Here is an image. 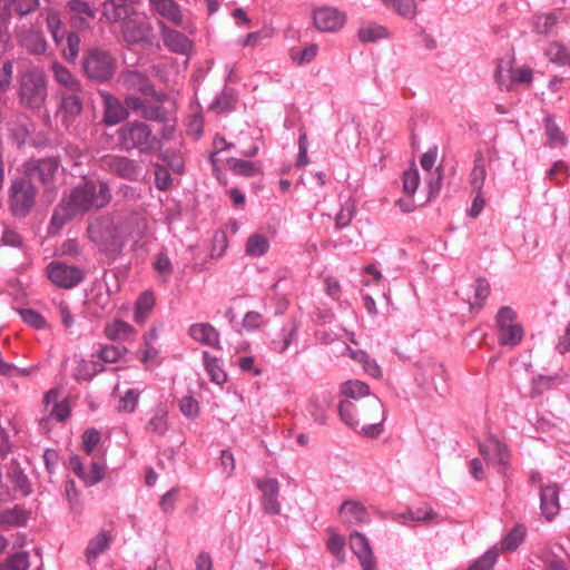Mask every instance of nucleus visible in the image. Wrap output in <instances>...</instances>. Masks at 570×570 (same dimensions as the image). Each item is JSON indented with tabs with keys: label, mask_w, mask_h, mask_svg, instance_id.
Listing matches in <instances>:
<instances>
[{
	"label": "nucleus",
	"mask_w": 570,
	"mask_h": 570,
	"mask_svg": "<svg viewBox=\"0 0 570 570\" xmlns=\"http://www.w3.org/2000/svg\"><path fill=\"white\" fill-rule=\"evenodd\" d=\"M338 405L341 420L356 432L379 436L383 431L385 411L381 400L362 381L348 380L341 384Z\"/></svg>",
	"instance_id": "nucleus-1"
},
{
	"label": "nucleus",
	"mask_w": 570,
	"mask_h": 570,
	"mask_svg": "<svg viewBox=\"0 0 570 570\" xmlns=\"http://www.w3.org/2000/svg\"><path fill=\"white\" fill-rule=\"evenodd\" d=\"M110 199L108 185L100 180H85L62 198L76 215H83L91 209L102 208L108 205Z\"/></svg>",
	"instance_id": "nucleus-2"
},
{
	"label": "nucleus",
	"mask_w": 570,
	"mask_h": 570,
	"mask_svg": "<svg viewBox=\"0 0 570 570\" xmlns=\"http://www.w3.org/2000/svg\"><path fill=\"white\" fill-rule=\"evenodd\" d=\"M18 99L21 107L40 110L48 98V80L43 70L31 67L18 77Z\"/></svg>",
	"instance_id": "nucleus-3"
},
{
	"label": "nucleus",
	"mask_w": 570,
	"mask_h": 570,
	"mask_svg": "<svg viewBox=\"0 0 570 570\" xmlns=\"http://www.w3.org/2000/svg\"><path fill=\"white\" fill-rule=\"evenodd\" d=\"M117 136L120 147L127 151L138 149L140 154H150L160 147L151 127L141 120L127 121L118 129Z\"/></svg>",
	"instance_id": "nucleus-4"
},
{
	"label": "nucleus",
	"mask_w": 570,
	"mask_h": 570,
	"mask_svg": "<svg viewBox=\"0 0 570 570\" xmlns=\"http://www.w3.org/2000/svg\"><path fill=\"white\" fill-rule=\"evenodd\" d=\"M88 234L101 250L118 253L124 246L121 215H106L97 218L89 225Z\"/></svg>",
	"instance_id": "nucleus-5"
},
{
	"label": "nucleus",
	"mask_w": 570,
	"mask_h": 570,
	"mask_svg": "<svg viewBox=\"0 0 570 570\" xmlns=\"http://www.w3.org/2000/svg\"><path fill=\"white\" fill-rule=\"evenodd\" d=\"M116 68V58L107 50L91 48L82 57V72L90 80L106 82L114 77Z\"/></svg>",
	"instance_id": "nucleus-6"
},
{
	"label": "nucleus",
	"mask_w": 570,
	"mask_h": 570,
	"mask_svg": "<svg viewBox=\"0 0 570 570\" xmlns=\"http://www.w3.org/2000/svg\"><path fill=\"white\" fill-rule=\"evenodd\" d=\"M495 322L499 344L511 347L520 344L524 331L522 325L517 322V313L511 307H501L497 314Z\"/></svg>",
	"instance_id": "nucleus-7"
},
{
	"label": "nucleus",
	"mask_w": 570,
	"mask_h": 570,
	"mask_svg": "<svg viewBox=\"0 0 570 570\" xmlns=\"http://www.w3.org/2000/svg\"><path fill=\"white\" fill-rule=\"evenodd\" d=\"M37 190L24 176L12 181L10 188V208L14 216H26L35 204Z\"/></svg>",
	"instance_id": "nucleus-8"
},
{
	"label": "nucleus",
	"mask_w": 570,
	"mask_h": 570,
	"mask_svg": "<svg viewBox=\"0 0 570 570\" xmlns=\"http://www.w3.org/2000/svg\"><path fill=\"white\" fill-rule=\"evenodd\" d=\"M153 27L146 18L129 13L120 24L122 40L128 45L147 42L151 35Z\"/></svg>",
	"instance_id": "nucleus-9"
},
{
	"label": "nucleus",
	"mask_w": 570,
	"mask_h": 570,
	"mask_svg": "<svg viewBox=\"0 0 570 570\" xmlns=\"http://www.w3.org/2000/svg\"><path fill=\"white\" fill-rule=\"evenodd\" d=\"M85 92H60L57 117L63 126L69 127L77 121L83 110Z\"/></svg>",
	"instance_id": "nucleus-10"
},
{
	"label": "nucleus",
	"mask_w": 570,
	"mask_h": 570,
	"mask_svg": "<svg viewBox=\"0 0 570 570\" xmlns=\"http://www.w3.org/2000/svg\"><path fill=\"white\" fill-rule=\"evenodd\" d=\"M58 167V161L53 158L31 159L24 165L23 176L30 179L31 183L38 180L47 186L53 180Z\"/></svg>",
	"instance_id": "nucleus-11"
},
{
	"label": "nucleus",
	"mask_w": 570,
	"mask_h": 570,
	"mask_svg": "<svg viewBox=\"0 0 570 570\" xmlns=\"http://www.w3.org/2000/svg\"><path fill=\"white\" fill-rule=\"evenodd\" d=\"M121 83L127 91L140 94L145 97H154L157 101H161L164 94L156 92L153 83L141 72L137 70H128L121 73Z\"/></svg>",
	"instance_id": "nucleus-12"
},
{
	"label": "nucleus",
	"mask_w": 570,
	"mask_h": 570,
	"mask_svg": "<svg viewBox=\"0 0 570 570\" xmlns=\"http://www.w3.org/2000/svg\"><path fill=\"white\" fill-rule=\"evenodd\" d=\"M48 277L59 287L71 288L82 279V272L75 266L53 262L48 266Z\"/></svg>",
	"instance_id": "nucleus-13"
},
{
	"label": "nucleus",
	"mask_w": 570,
	"mask_h": 570,
	"mask_svg": "<svg viewBox=\"0 0 570 570\" xmlns=\"http://www.w3.org/2000/svg\"><path fill=\"white\" fill-rule=\"evenodd\" d=\"M346 20L344 12L336 8L322 7L314 11L313 21L317 30L322 32H335L340 30Z\"/></svg>",
	"instance_id": "nucleus-14"
},
{
	"label": "nucleus",
	"mask_w": 570,
	"mask_h": 570,
	"mask_svg": "<svg viewBox=\"0 0 570 570\" xmlns=\"http://www.w3.org/2000/svg\"><path fill=\"white\" fill-rule=\"evenodd\" d=\"M149 220L146 216H121V234L124 236V244L127 240L139 243L149 234Z\"/></svg>",
	"instance_id": "nucleus-15"
},
{
	"label": "nucleus",
	"mask_w": 570,
	"mask_h": 570,
	"mask_svg": "<svg viewBox=\"0 0 570 570\" xmlns=\"http://www.w3.org/2000/svg\"><path fill=\"white\" fill-rule=\"evenodd\" d=\"M60 92H85L81 81L61 62L53 61L49 67Z\"/></svg>",
	"instance_id": "nucleus-16"
},
{
	"label": "nucleus",
	"mask_w": 570,
	"mask_h": 570,
	"mask_svg": "<svg viewBox=\"0 0 570 570\" xmlns=\"http://www.w3.org/2000/svg\"><path fill=\"white\" fill-rule=\"evenodd\" d=\"M19 43L32 55H42L47 50V41L39 29L22 24L16 30Z\"/></svg>",
	"instance_id": "nucleus-17"
},
{
	"label": "nucleus",
	"mask_w": 570,
	"mask_h": 570,
	"mask_svg": "<svg viewBox=\"0 0 570 570\" xmlns=\"http://www.w3.org/2000/svg\"><path fill=\"white\" fill-rule=\"evenodd\" d=\"M350 547L357 557L363 570H376L372 548L364 534L354 531L350 534Z\"/></svg>",
	"instance_id": "nucleus-18"
},
{
	"label": "nucleus",
	"mask_w": 570,
	"mask_h": 570,
	"mask_svg": "<svg viewBox=\"0 0 570 570\" xmlns=\"http://www.w3.org/2000/svg\"><path fill=\"white\" fill-rule=\"evenodd\" d=\"M150 10L176 27H184L180 6L174 0H149Z\"/></svg>",
	"instance_id": "nucleus-19"
},
{
	"label": "nucleus",
	"mask_w": 570,
	"mask_h": 570,
	"mask_svg": "<svg viewBox=\"0 0 570 570\" xmlns=\"http://www.w3.org/2000/svg\"><path fill=\"white\" fill-rule=\"evenodd\" d=\"M479 451L488 465L502 466L507 464L509 460V452L505 445L494 438L482 443Z\"/></svg>",
	"instance_id": "nucleus-20"
},
{
	"label": "nucleus",
	"mask_w": 570,
	"mask_h": 570,
	"mask_svg": "<svg viewBox=\"0 0 570 570\" xmlns=\"http://www.w3.org/2000/svg\"><path fill=\"white\" fill-rule=\"evenodd\" d=\"M67 9L71 13L72 26L78 29L89 28L90 21L96 17V11L85 0H69Z\"/></svg>",
	"instance_id": "nucleus-21"
},
{
	"label": "nucleus",
	"mask_w": 570,
	"mask_h": 570,
	"mask_svg": "<svg viewBox=\"0 0 570 570\" xmlns=\"http://www.w3.org/2000/svg\"><path fill=\"white\" fill-rule=\"evenodd\" d=\"M165 46L173 52L185 55L189 51L191 42L183 33L169 28L163 21H158Z\"/></svg>",
	"instance_id": "nucleus-22"
},
{
	"label": "nucleus",
	"mask_w": 570,
	"mask_h": 570,
	"mask_svg": "<svg viewBox=\"0 0 570 570\" xmlns=\"http://www.w3.org/2000/svg\"><path fill=\"white\" fill-rule=\"evenodd\" d=\"M69 465L72 472L78 475L87 485L98 483L104 479L105 466L96 461L91 462L90 471L87 472L78 455H72L69 460Z\"/></svg>",
	"instance_id": "nucleus-23"
},
{
	"label": "nucleus",
	"mask_w": 570,
	"mask_h": 570,
	"mask_svg": "<svg viewBox=\"0 0 570 570\" xmlns=\"http://www.w3.org/2000/svg\"><path fill=\"white\" fill-rule=\"evenodd\" d=\"M46 410L48 412L49 417L63 422L70 415V406L67 399L59 401V391L50 390L46 393L43 399Z\"/></svg>",
	"instance_id": "nucleus-24"
},
{
	"label": "nucleus",
	"mask_w": 570,
	"mask_h": 570,
	"mask_svg": "<svg viewBox=\"0 0 570 570\" xmlns=\"http://www.w3.org/2000/svg\"><path fill=\"white\" fill-rule=\"evenodd\" d=\"M540 508L542 514L549 521L559 513V487L557 484L541 487Z\"/></svg>",
	"instance_id": "nucleus-25"
},
{
	"label": "nucleus",
	"mask_w": 570,
	"mask_h": 570,
	"mask_svg": "<svg viewBox=\"0 0 570 570\" xmlns=\"http://www.w3.org/2000/svg\"><path fill=\"white\" fill-rule=\"evenodd\" d=\"M258 488L263 492V507L267 513H279L281 505L277 500L279 484L276 479H266L257 482Z\"/></svg>",
	"instance_id": "nucleus-26"
},
{
	"label": "nucleus",
	"mask_w": 570,
	"mask_h": 570,
	"mask_svg": "<svg viewBox=\"0 0 570 570\" xmlns=\"http://www.w3.org/2000/svg\"><path fill=\"white\" fill-rule=\"evenodd\" d=\"M102 97L105 105L104 121L107 125L112 126L127 118L128 111L125 104L122 105L116 97L109 94H104Z\"/></svg>",
	"instance_id": "nucleus-27"
},
{
	"label": "nucleus",
	"mask_w": 570,
	"mask_h": 570,
	"mask_svg": "<svg viewBox=\"0 0 570 570\" xmlns=\"http://www.w3.org/2000/svg\"><path fill=\"white\" fill-rule=\"evenodd\" d=\"M340 518L347 524H362L368 521L365 507L355 501H346L341 505Z\"/></svg>",
	"instance_id": "nucleus-28"
},
{
	"label": "nucleus",
	"mask_w": 570,
	"mask_h": 570,
	"mask_svg": "<svg viewBox=\"0 0 570 570\" xmlns=\"http://www.w3.org/2000/svg\"><path fill=\"white\" fill-rule=\"evenodd\" d=\"M108 165L112 173L129 180L137 179L141 171L139 165L127 157H112Z\"/></svg>",
	"instance_id": "nucleus-29"
},
{
	"label": "nucleus",
	"mask_w": 570,
	"mask_h": 570,
	"mask_svg": "<svg viewBox=\"0 0 570 570\" xmlns=\"http://www.w3.org/2000/svg\"><path fill=\"white\" fill-rule=\"evenodd\" d=\"M105 334L111 341L131 342L135 340L137 331L122 320H114L106 325Z\"/></svg>",
	"instance_id": "nucleus-30"
},
{
	"label": "nucleus",
	"mask_w": 570,
	"mask_h": 570,
	"mask_svg": "<svg viewBox=\"0 0 570 570\" xmlns=\"http://www.w3.org/2000/svg\"><path fill=\"white\" fill-rule=\"evenodd\" d=\"M189 335L193 340L209 345L219 347V333L209 323H197L189 327Z\"/></svg>",
	"instance_id": "nucleus-31"
},
{
	"label": "nucleus",
	"mask_w": 570,
	"mask_h": 570,
	"mask_svg": "<svg viewBox=\"0 0 570 570\" xmlns=\"http://www.w3.org/2000/svg\"><path fill=\"white\" fill-rule=\"evenodd\" d=\"M145 429L148 433L160 436L165 435L169 429L167 405L159 404L151 411V416Z\"/></svg>",
	"instance_id": "nucleus-32"
},
{
	"label": "nucleus",
	"mask_w": 570,
	"mask_h": 570,
	"mask_svg": "<svg viewBox=\"0 0 570 570\" xmlns=\"http://www.w3.org/2000/svg\"><path fill=\"white\" fill-rule=\"evenodd\" d=\"M508 73H509V79H510L509 82H507L503 79V70H502L501 66L498 67V69L495 71V78H497L498 83L501 87L504 86L505 88L509 89L510 86L513 83L530 85L532 82V78H533L532 70L528 67L509 69Z\"/></svg>",
	"instance_id": "nucleus-33"
},
{
	"label": "nucleus",
	"mask_w": 570,
	"mask_h": 570,
	"mask_svg": "<svg viewBox=\"0 0 570 570\" xmlns=\"http://www.w3.org/2000/svg\"><path fill=\"white\" fill-rule=\"evenodd\" d=\"M129 13L130 9L128 6L106 0L102 4L100 20H106L108 23L120 22L121 24Z\"/></svg>",
	"instance_id": "nucleus-34"
},
{
	"label": "nucleus",
	"mask_w": 570,
	"mask_h": 570,
	"mask_svg": "<svg viewBox=\"0 0 570 570\" xmlns=\"http://www.w3.org/2000/svg\"><path fill=\"white\" fill-rule=\"evenodd\" d=\"M7 476L14 484L16 491H19L24 497L31 493V483L17 461L10 462Z\"/></svg>",
	"instance_id": "nucleus-35"
},
{
	"label": "nucleus",
	"mask_w": 570,
	"mask_h": 570,
	"mask_svg": "<svg viewBox=\"0 0 570 570\" xmlns=\"http://www.w3.org/2000/svg\"><path fill=\"white\" fill-rule=\"evenodd\" d=\"M112 540V534L108 530H101L95 538H92L86 549L87 562L91 563L97 557L102 553Z\"/></svg>",
	"instance_id": "nucleus-36"
},
{
	"label": "nucleus",
	"mask_w": 570,
	"mask_h": 570,
	"mask_svg": "<svg viewBox=\"0 0 570 570\" xmlns=\"http://www.w3.org/2000/svg\"><path fill=\"white\" fill-rule=\"evenodd\" d=\"M45 18L47 29L51 33L53 41L59 45L63 39L61 14L55 8H45L41 13Z\"/></svg>",
	"instance_id": "nucleus-37"
},
{
	"label": "nucleus",
	"mask_w": 570,
	"mask_h": 570,
	"mask_svg": "<svg viewBox=\"0 0 570 570\" xmlns=\"http://www.w3.org/2000/svg\"><path fill=\"white\" fill-rule=\"evenodd\" d=\"M544 56L550 62L559 66H570V50L561 42L552 41L544 49Z\"/></svg>",
	"instance_id": "nucleus-38"
},
{
	"label": "nucleus",
	"mask_w": 570,
	"mask_h": 570,
	"mask_svg": "<svg viewBox=\"0 0 570 570\" xmlns=\"http://www.w3.org/2000/svg\"><path fill=\"white\" fill-rule=\"evenodd\" d=\"M75 216L77 215L71 212L70 207L61 199L52 214L49 232L53 234L60 232L65 224Z\"/></svg>",
	"instance_id": "nucleus-39"
},
{
	"label": "nucleus",
	"mask_w": 570,
	"mask_h": 570,
	"mask_svg": "<svg viewBox=\"0 0 570 570\" xmlns=\"http://www.w3.org/2000/svg\"><path fill=\"white\" fill-rule=\"evenodd\" d=\"M39 0H6L4 9L8 16H27L39 8Z\"/></svg>",
	"instance_id": "nucleus-40"
},
{
	"label": "nucleus",
	"mask_w": 570,
	"mask_h": 570,
	"mask_svg": "<svg viewBox=\"0 0 570 570\" xmlns=\"http://www.w3.org/2000/svg\"><path fill=\"white\" fill-rule=\"evenodd\" d=\"M348 356L363 365L364 371L373 377L381 376V368L377 363L370 358L366 352L347 347Z\"/></svg>",
	"instance_id": "nucleus-41"
},
{
	"label": "nucleus",
	"mask_w": 570,
	"mask_h": 570,
	"mask_svg": "<svg viewBox=\"0 0 570 570\" xmlns=\"http://www.w3.org/2000/svg\"><path fill=\"white\" fill-rule=\"evenodd\" d=\"M155 305V297L153 293H142L137 302L135 308V321L139 324H144Z\"/></svg>",
	"instance_id": "nucleus-42"
},
{
	"label": "nucleus",
	"mask_w": 570,
	"mask_h": 570,
	"mask_svg": "<svg viewBox=\"0 0 570 570\" xmlns=\"http://www.w3.org/2000/svg\"><path fill=\"white\" fill-rule=\"evenodd\" d=\"M269 248V242L266 236L262 234H252L245 245L246 254L253 257L264 255Z\"/></svg>",
	"instance_id": "nucleus-43"
},
{
	"label": "nucleus",
	"mask_w": 570,
	"mask_h": 570,
	"mask_svg": "<svg viewBox=\"0 0 570 570\" xmlns=\"http://www.w3.org/2000/svg\"><path fill=\"white\" fill-rule=\"evenodd\" d=\"M487 177L484 158L478 153L474 160V167L470 175V183L474 191H481Z\"/></svg>",
	"instance_id": "nucleus-44"
},
{
	"label": "nucleus",
	"mask_w": 570,
	"mask_h": 570,
	"mask_svg": "<svg viewBox=\"0 0 570 570\" xmlns=\"http://www.w3.org/2000/svg\"><path fill=\"white\" fill-rule=\"evenodd\" d=\"M204 363L210 380L215 384H224L227 380V374L220 367V364L216 357H212L208 352L204 353Z\"/></svg>",
	"instance_id": "nucleus-45"
},
{
	"label": "nucleus",
	"mask_w": 570,
	"mask_h": 570,
	"mask_svg": "<svg viewBox=\"0 0 570 570\" xmlns=\"http://www.w3.org/2000/svg\"><path fill=\"white\" fill-rule=\"evenodd\" d=\"M358 39L362 42H374L387 36L386 29L376 23H367L358 29Z\"/></svg>",
	"instance_id": "nucleus-46"
},
{
	"label": "nucleus",
	"mask_w": 570,
	"mask_h": 570,
	"mask_svg": "<svg viewBox=\"0 0 570 570\" xmlns=\"http://www.w3.org/2000/svg\"><path fill=\"white\" fill-rule=\"evenodd\" d=\"M525 529L522 525H515L502 540L501 550L503 552L514 551L523 541Z\"/></svg>",
	"instance_id": "nucleus-47"
},
{
	"label": "nucleus",
	"mask_w": 570,
	"mask_h": 570,
	"mask_svg": "<svg viewBox=\"0 0 570 570\" xmlns=\"http://www.w3.org/2000/svg\"><path fill=\"white\" fill-rule=\"evenodd\" d=\"M29 567V553L24 551L17 552L0 563V570H28Z\"/></svg>",
	"instance_id": "nucleus-48"
},
{
	"label": "nucleus",
	"mask_w": 570,
	"mask_h": 570,
	"mask_svg": "<svg viewBox=\"0 0 570 570\" xmlns=\"http://www.w3.org/2000/svg\"><path fill=\"white\" fill-rule=\"evenodd\" d=\"M26 521V512L18 507L0 511V525H22Z\"/></svg>",
	"instance_id": "nucleus-49"
},
{
	"label": "nucleus",
	"mask_w": 570,
	"mask_h": 570,
	"mask_svg": "<svg viewBox=\"0 0 570 570\" xmlns=\"http://www.w3.org/2000/svg\"><path fill=\"white\" fill-rule=\"evenodd\" d=\"M165 99L166 96L161 99V101H157L155 99L156 105H150L146 101L140 116L147 120L166 121L167 112L161 105Z\"/></svg>",
	"instance_id": "nucleus-50"
},
{
	"label": "nucleus",
	"mask_w": 570,
	"mask_h": 570,
	"mask_svg": "<svg viewBox=\"0 0 570 570\" xmlns=\"http://www.w3.org/2000/svg\"><path fill=\"white\" fill-rule=\"evenodd\" d=\"M228 167L237 175H243L246 177H253L257 174H259V168L256 167L253 163L232 158L227 161Z\"/></svg>",
	"instance_id": "nucleus-51"
},
{
	"label": "nucleus",
	"mask_w": 570,
	"mask_h": 570,
	"mask_svg": "<svg viewBox=\"0 0 570 570\" xmlns=\"http://www.w3.org/2000/svg\"><path fill=\"white\" fill-rule=\"evenodd\" d=\"M546 134L550 146L558 147L566 145V137L551 117L546 118Z\"/></svg>",
	"instance_id": "nucleus-52"
},
{
	"label": "nucleus",
	"mask_w": 570,
	"mask_h": 570,
	"mask_svg": "<svg viewBox=\"0 0 570 570\" xmlns=\"http://www.w3.org/2000/svg\"><path fill=\"white\" fill-rule=\"evenodd\" d=\"M36 372V367L30 368H20L17 367L12 363H8L3 360L0 354V375L7 377H19V376H29Z\"/></svg>",
	"instance_id": "nucleus-53"
},
{
	"label": "nucleus",
	"mask_w": 570,
	"mask_h": 570,
	"mask_svg": "<svg viewBox=\"0 0 570 570\" xmlns=\"http://www.w3.org/2000/svg\"><path fill=\"white\" fill-rule=\"evenodd\" d=\"M499 552L494 549L487 551L479 559L474 560L473 563L469 567V570H491L497 560Z\"/></svg>",
	"instance_id": "nucleus-54"
},
{
	"label": "nucleus",
	"mask_w": 570,
	"mask_h": 570,
	"mask_svg": "<svg viewBox=\"0 0 570 570\" xmlns=\"http://www.w3.org/2000/svg\"><path fill=\"white\" fill-rule=\"evenodd\" d=\"M490 294V284L480 278L475 282L474 286V301L471 302V308H482L484 301L488 298Z\"/></svg>",
	"instance_id": "nucleus-55"
},
{
	"label": "nucleus",
	"mask_w": 570,
	"mask_h": 570,
	"mask_svg": "<svg viewBox=\"0 0 570 570\" xmlns=\"http://www.w3.org/2000/svg\"><path fill=\"white\" fill-rule=\"evenodd\" d=\"M154 268L164 282H168V279L170 278V276L173 274V266H171L170 259L164 253H159L156 256V258L154 261Z\"/></svg>",
	"instance_id": "nucleus-56"
},
{
	"label": "nucleus",
	"mask_w": 570,
	"mask_h": 570,
	"mask_svg": "<svg viewBox=\"0 0 570 570\" xmlns=\"http://www.w3.org/2000/svg\"><path fill=\"white\" fill-rule=\"evenodd\" d=\"M420 185V175L416 168H410L403 174V191L412 197Z\"/></svg>",
	"instance_id": "nucleus-57"
},
{
	"label": "nucleus",
	"mask_w": 570,
	"mask_h": 570,
	"mask_svg": "<svg viewBox=\"0 0 570 570\" xmlns=\"http://www.w3.org/2000/svg\"><path fill=\"white\" fill-rule=\"evenodd\" d=\"M317 50V46L312 43L304 49H293L291 57L297 65H304L311 62L316 57Z\"/></svg>",
	"instance_id": "nucleus-58"
},
{
	"label": "nucleus",
	"mask_w": 570,
	"mask_h": 570,
	"mask_svg": "<svg viewBox=\"0 0 570 570\" xmlns=\"http://www.w3.org/2000/svg\"><path fill=\"white\" fill-rule=\"evenodd\" d=\"M138 401L139 392L130 389L120 397L117 409L119 412L131 413L137 407Z\"/></svg>",
	"instance_id": "nucleus-59"
},
{
	"label": "nucleus",
	"mask_w": 570,
	"mask_h": 570,
	"mask_svg": "<svg viewBox=\"0 0 570 570\" xmlns=\"http://www.w3.org/2000/svg\"><path fill=\"white\" fill-rule=\"evenodd\" d=\"M127 353V348L106 345L99 351V357L106 363H115L119 361Z\"/></svg>",
	"instance_id": "nucleus-60"
},
{
	"label": "nucleus",
	"mask_w": 570,
	"mask_h": 570,
	"mask_svg": "<svg viewBox=\"0 0 570 570\" xmlns=\"http://www.w3.org/2000/svg\"><path fill=\"white\" fill-rule=\"evenodd\" d=\"M383 2L393 7L404 17L412 18L415 14V3L413 0H383Z\"/></svg>",
	"instance_id": "nucleus-61"
},
{
	"label": "nucleus",
	"mask_w": 570,
	"mask_h": 570,
	"mask_svg": "<svg viewBox=\"0 0 570 570\" xmlns=\"http://www.w3.org/2000/svg\"><path fill=\"white\" fill-rule=\"evenodd\" d=\"M354 216V205L352 203H345L341 210L337 213L335 218V225L337 228H344L350 225Z\"/></svg>",
	"instance_id": "nucleus-62"
},
{
	"label": "nucleus",
	"mask_w": 570,
	"mask_h": 570,
	"mask_svg": "<svg viewBox=\"0 0 570 570\" xmlns=\"http://www.w3.org/2000/svg\"><path fill=\"white\" fill-rule=\"evenodd\" d=\"M80 51V38L76 32H70L67 37V50L65 57L68 61L73 62Z\"/></svg>",
	"instance_id": "nucleus-63"
},
{
	"label": "nucleus",
	"mask_w": 570,
	"mask_h": 570,
	"mask_svg": "<svg viewBox=\"0 0 570 570\" xmlns=\"http://www.w3.org/2000/svg\"><path fill=\"white\" fill-rule=\"evenodd\" d=\"M558 17L556 13H547L538 17L535 21V28L538 32L548 35L552 31L553 27L557 24Z\"/></svg>",
	"instance_id": "nucleus-64"
}]
</instances>
